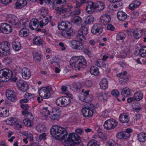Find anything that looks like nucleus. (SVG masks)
<instances>
[{
  "label": "nucleus",
  "mask_w": 146,
  "mask_h": 146,
  "mask_svg": "<svg viewBox=\"0 0 146 146\" xmlns=\"http://www.w3.org/2000/svg\"><path fill=\"white\" fill-rule=\"evenodd\" d=\"M63 140L64 141L63 143L65 146L74 145L79 143L81 141L80 137L77 134L73 133L68 134L67 131Z\"/></svg>",
  "instance_id": "obj_1"
},
{
  "label": "nucleus",
  "mask_w": 146,
  "mask_h": 146,
  "mask_svg": "<svg viewBox=\"0 0 146 146\" xmlns=\"http://www.w3.org/2000/svg\"><path fill=\"white\" fill-rule=\"evenodd\" d=\"M66 130V129L57 125L53 126L50 130V133L52 136L58 140H63Z\"/></svg>",
  "instance_id": "obj_2"
},
{
  "label": "nucleus",
  "mask_w": 146,
  "mask_h": 146,
  "mask_svg": "<svg viewBox=\"0 0 146 146\" xmlns=\"http://www.w3.org/2000/svg\"><path fill=\"white\" fill-rule=\"evenodd\" d=\"M70 63L72 67L77 68L78 70L81 68H83L87 64L86 60L83 56L73 57L70 59Z\"/></svg>",
  "instance_id": "obj_3"
},
{
  "label": "nucleus",
  "mask_w": 146,
  "mask_h": 146,
  "mask_svg": "<svg viewBox=\"0 0 146 146\" xmlns=\"http://www.w3.org/2000/svg\"><path fill=\"white\" fill-rule=\"evenodd\" d=\"M12 72L10 70L4 69L0 70V81L6 82L11 79Z\"/></svg>",
  "instance_id": "obj_4"
},
{
  "label": "nucleus",
  "mask_w": 146,
  "mask_h": 146,
  "mask_svg": "<svg viewBox=\"0 0 146 146\" xmlns=\"http://www.w3.org/2000/svg\"><path fill=\"white\" fill-rule=\"evenodd\" d=\"M71 100L67 96L60 97L57 98L56 100V104L59 106L66 107L71 104Z\"/></svg>",
  "instance_id": "obj_5"
},
{
  "label": "nucleus",
  "mask_w": 146,
  "mask_h": 146,
  "mask_svg": "<svg viewBox=\"0 0 146 146\" xmlns=\"http://www.w3.org/2000/svg\"><path fill=\"white\" fill-rule=\"evenodd\" d=\"M52 88L50 86H47L45 87H42L39 90V96L44 99H48L50 96V91Z\"/></svg>",
  "instance_id": "obj_6"
},
{
  "label": "nucleus",
  "mask_w": 146,
  "mask_h": 146,
  "mask_svg": "<svg viewBox=\"0 0 146 146\" xmlns=\"http://www.w3.org/2000/svg\"><path fill=\"white\" fill-rule=\"evenodd\" d=\"M10 45L7 42H4L0 44V53L4 55L10 54Z\"/></svg>",
  "instance_id": "obj_7"
},
{
  "label": "nucleus",
  "mask_w": 146,
  "mask_h": 146,
  "mask_svg": "<svg viewBox=\"0 0 146 146\" xmlns=\"http://www.w3.org/2000/svg\"><path fill=\"white\" fill-rule=\"evenodd\" d=\"M117 124V122L115 120L110 119L105 122L104 124V127L107 130H111L115 128Z\"/></svg>",
  "instance_id": "obj_8"
},
{
  "label": "nucleus",
  "mask_w": 146,
  "mask_h": 146,
  "mask_svg": "<svg viewBox=\"0 0 146 146\" xmlns=\"http://www.w3.org/2000/svg\"><path fill=\"white\" fill-rule=\"evenodd\" d=\"M58 27V29L60 30L70 31L72 26L70 22L64 21L60 22Z\"/></svg>",
  "instance_id": "obj_9"
},
{
  "label": "nucleus",
  "mask_w": 146,
  "mask_h": 146,
  "mask_svg": "<svg viewBox=\"0 0 146 146\" xmlns=\"http://www.w3.org/2000/svg\"><path fill=\"white\" fill-rule=\"evenodd\" d=\"M86 12L88 14H92L96 11L95 3L92 1H89L86 4Z\"/></svg>",
  "instance_id": "obj_10"
},
{
  "label": "nucleus",
  "mask_w": 146,
  "mask_h": 146,
  "mask_svg": "<svg viewBox=\"0 0 146 146\" xmlns=\"http://www.w3.org/2000/svg\"><path fill=\"white\" fill-rule=\"evenodd\" d=\"M103 31V27L100 24H95L91 29L92 33L94 35H98L101 33Z\"/></svg>",
  "instance_id": "obj_11"
},
{
  "label": "nucleus",
  "mask_w": 146,
  "mask_h": 146,
  "mask_svg": "<svg viewBox=\"0 0 146 146\" xmlns=\"http://www.w3.org/2000/svg\"><path fill=\"white\" fill-rule=\"evenodd\" d=\"M0 30L2 33L5 34L10 33L12 31L11 26L6 23H3L1 24Z\"/></svg>",
  "instance_id": "obj_12"
},
{
  "label": "nucleus",
  "mask_w": 146,
  "mask_h": 146,
  "mask_svg": "<svg viewBox=\"0 0 146 146\" xmlns=\"http://www.w3.org/2000/svg\"><path fill=\"white\" fill-rule=\"evenodd\" d=\"M61 112V111L58 108H54L50 114L49 117L52 120H56L60 116Z\"/></svg>",
  "instance_id": "obj_13"
},
{
  "label": "nucleus",
  "mask_w": 146,
  "mask_h": 146,
  "mask_svg": "<svg viewBox=\"0 0 146 146\" xmlns=\"http://www.w3.org/2000/svg\"><path fill=\"white\" fill-rule=\"evenodd\" d=\"M82 111L84 117H91L93 115V110L90 107H86L82 109Z\"/></svg>",
  "instance_id": "obj_14"
},
{
  "label": "nucleus",
  "mask_w": 146,
  "mask_h": 146,
  "mask_svg": "<svg viewBox=\"0 0 146 146\" xmlns=\"http://www.w3.org/2000/svg\"><path fill=\"white\" fill-rule=\"evenodd\" d=\"M17 85L22 91L25 92L27 91L28 88V86L25 82L23 81H19L17 83Z\"/></svg>",
  "instance_id": "obj_15"
},
{
  "label": "nucleus",
  "mask_w": 146,
  "mask_h": 146,
  "mask_svg": "<svg viewBox=\"0 0 146 146\" xmlns=\"http://www.w3.org/2000/svg\"><path fill=\"white\" fill-rule=\"evenodd\" d=\"M7 20L9 23L14 25H16L18 21L17 17L12 15H8Z\"/></svg>",
  "instance_id": "obj_16"
},
{
  "label": "nucleus",
  "mask_w": 146,
  "mask_h": 146,
  "mask_svg": "<svg viewBox=\"0 0 146 146\" xmlns=\"http://www.w3.org/2000/svg\"><path fill=\"white\" fill-rule=\"evenodd\" d=\"M39 22L36 19H32L29 23V26L30 28L32 30L37 29L38 26Z\"/></svg>",
  "instance_id": "obj_17"
},
{
  "label": "nucleus",
  "mask_w": 146,
  "mask_h": 146,
  "mask_svg": "<svg viewBox=\"0 0 146 146\" xmlns=\"http://www.w3.org/2000/svg\"><path fill=\"white\" fill-rule=\"evenodd\" d=\"M22 77L25 79H28L31 76L30 70L27 68H24L22 70Z\"/></svg>",
  "instance_id": "obj_18"
},
{
  "label": "nucleus",
  "mask_w": 146,
  "mask_h": 146,
  "mask_svg": "<svg viewBox=\"0 0 146 146\" xmlns=\"http://www.w3.org/2000/svg\"><path fill=\"white\" fill-rule=\"evenodd\" d=\"M97 96L98 100L101 102L106 101L108 98L107 94L104 92L97 94Z\"/></svg>",
  "instance_id": "obj_19"
},
{
  "label": "nucleus",
  "mask_w": 146,
  "mask_h": 146,
  "mask_svg": "<svg viewBox=\"0 0 146 146\" xmlns=\"http://www.w3.org/2000/svg\"><path fill=\"white\" fill-rule=\"evenodd\" d=\"M117 16L118 19L120 21H124L127 18V15L126 13L122 11H119L117 13Z\"/></svg>",
  "instance_id": "obj_20"
},
{
  "label": "nucleus",
  "mask_w": 146,
  "mask_h": 146,
  "mask_svg": "<svg viewBox=\"0 0 146 146\" xmlns=\"http://www.w3.org/2000/svg\"><path fill=\"white\" fill-rule=\"evenodd\" d=\"M100 21L104 25H106L109 23L111 21L110 16L109 15H104L101 17Z\"/></svg>",
  "instance_id": "obj_21"
},
{
  "label": "nucleus",
  "mask_w": 146,
  "mask_h": 146,
  "mask_svg": "<svg viewBox=\"0 0 146 146\" xmlns=\"http://www.w3.org/2000/svg\"><path fill=\"white\" fill-rule=\"evenodd\" d=\"M128 117L129 116L126 113L121 114L119 117V121L122 123H127L129 120Z\"/></svg>",
  "instance_id": "obj_22"
},
{
  "label": "nucleus",
  "mask_w": 146,
  "mask_h": 146,
  "mask_svg": "<svg viewBox=\"0 0 146 146\" xmlns=\"http://www.w3.org/2000/svg\"><path fill=\"white\" fill-rule=\"evenodd\" d=\"M27 2L26 0H17L15 5L17 8H21L26 6Z\"/></svg>",
  "instance_id": "obj_23"
},
{
  "label": "nucleus",
  "mask_w": 146,
  "mask_h": 146,
  "mask_svg": "<svg viewBox=\"0 0 146 146\" xmlns=\"http://www.w3.org/2000/svg\"><path fill=\"white\" fill-rule=\"evenodd\" d=\"M94 21V18L93 16L92 15L87 16L85 17L84 23L83 24H84V26H86L88 24L93 23Z\"/></svg>",
  "instance_id": "obj_24"
},
{
  "label": "nucleus",
  "mask_w": 146,
  "mask_h": 146,
  "mask_svg": "<svg viewBox=\"0 0 146 146\" xmlns=\"http://www.w3.org/2000/svg\"><path fill=\"white\" fill-rule=\"evenodd\" d=\"M108 81L106 78L102 79L100 83V88L103 90L106 89L108 87Z\"/></svg>",
  "instance_id": "obj_25"
},
{
  "label": "nucleus",
  "mask_w": 146,
  "mask_h": 146,
  "mask_svg": "<svg viewBox=\"0 0 146 146\" xmlns=\"http://www.w3.org/2000/svg\"><path fill=\"white\" fill-rule=\"evenodd\" d=\"M122 72H121L117 74V76L120 77L119 79L120 82L121 84H124L126 83V82L128 80V78L126 76H122Z\"/></svg>",
  "instance_id": "obj_26"
},
{
  "label": "nucleus",
  "mask_w": 146,
  "mask_h": 146,
  "mask_svg": "<svg viewBox=\"0 0 146 146\" xmlns=\"http://www.w3.org/2000/svg\"><path fill=\"white\" fill-rule=\"evenodd\" d=\"M29 33V30L26 28H22L19 32L20 36L22 37H26L27 36Z\"/></svg>",
  "instance_id": "obj_27"
},
{
  "label": "nucleus",
  "mask_w": 146,
  "mask_h": 146,
  "mask_svg": "<svg viewBox=\"0 0 146 146\" xmlns=\"http://www.w3.org/2000/svg\"><path fill=\"white\" fill-rule=\"evenodd\" d=\"M53 8L57 11L56 14L58 15L66 13L67 11V9L63 7H53Z\"/></svg>",
  "instance_id": "obj_28"
},
{
  "label": "nucleus",
  "mask_w": 146,
  "mask_h": 146,
  "mask_svg": "<svg viewBox=\"0 0 146 146\" xmlns=\"http://www.w3.org/2000/svg\"><path fill=\"white\" fill-rule=\"evenodd\" d=\"M66 0H54L52 4V7H58V4H61L62 5L66 4Z\"/></svg>",
  "instance_id": "obj_29"
},
{
  "label": "nucleus",
  "mask_w": 146,
  "mask_h": 146,
  "mask_svg": "<svg viewBox=\"0 0 146 146\" xmlns=\"http://www.w3.org/2000/svg\"><path fill=\"white\" fill-rule=\"evenodd\" d=\"M130 94L131 91L130 89L127 87L123 88L121 92V95L125 97L129 96L130 95Z\"/></svg>",
  "instance_id": "obj_30"
},
{
  "label": "nucleus",
  "mask_w": 146,
  "mask_h": 146,
  "mask_svg": "<svg viewBox=\"0 0 146 146\" xmlns=\"http://www.w3.org/2000/svg\"><path fill=\"white\" fill-rule=\"evenodd\" d=\"M12 47L14 50L18 51L21 49V46L20 43L18 41H14L12 43Z\"/></svg>",
  "instance_id": "obj_31"
},
{
  "label": "nucleus",
  "mask_w": 146,
  "mask_h": 146,
  "mask_svg": "<svg viewBox=\"0 0 146 146\" xmlns=\"http://www.w3.org/2000/svg\"><path fill=\"white\" fill-rule=\"evenodd\" d=\"M134 96L135 100L139 101L142 99L143 97V94L141 92L138 91L134 94Z\"/></svg>",
  "instance_id": "obj_32"
},
{
  "label": "nucleus",
  "mask_w": 146,
  "mask_h": 146,
  "mask_svg": "<svg viewBox=\"0 0 146 146\" xmlns=\"http://www.w3.org/2000/svg\"><path fill=\"white\" fill-rule=\"evenodd\" d=\"M138 140L141 142H144L146 141V134L144 133H139L137 136Z\"/></svg>",
  "instance_id": "obj_33"
},
{
  "label": "nucleus",
  "mask_w": 146,
  "mask_h": 146,
  "mask_svg": "<svg viewBox=\"0 0 146 146\" xmlns=\"http://www.w3.org/2000/svg\"><path fill=\"white\" fill-rule=\"evenodd\" d=\"M133 36L135 38H139L142 36V31L138 29L134 30Z\"/></svg>",
  "instance_id": "obj_34"
},
{
  "label": "nucleus",
  "mask_w": 146,
  "mask_h": 146,
  "mask_svg": "<svg viewBox=\"0 0 146 146\" xmlns=\"http://www.w3.org/2000/svg\"><path fill=\"white\" fill-rule=\"evenodd\" d=\"M95 5L96 9H97L100 11L103 10L105 6L104 3L100 1H98L95 3Z\"/></svg>",
  "instance_id": "obj_35"
},
{
  "label": "nucleus",
  "mask_w": 146,
  "mask_h": 146,
  "mask_svg": "<svg viewBox=\"0 0 146 146\" xmlns=\"http://www.w3.org/2000/svg\"><path fill=\"white\" fill-rule=\"evenodd\" d=\"M40 112L42 114V115L46 117L48 115H49L51 113L50 112L49 110L47 107L43 108L42 109L40 110Z\"/></svg>",
  "instance_id": "obj_36"
},
{
  "label": "nucleus",
  "mask_w": 146,
  "mask_h": 146,
  "mask_svg": "<svg viewBox=\"0 0 146 146\" xmlns=\"http://www.w3.org/2000/svg\"><path fill=\"white\" fill-rule=\"evenodd\" d=\"M9 115L8 111L4 108H3L0 110V115L1 117H6Z\"/></svg>",
  "instance_id": "obj_37"
},
{
  "label": "nucleus",
  "mask_w": 146,
  "mask_h": 146,
  "mask_svg": "<svg viewBox=\"0 0 146 146\" xmlns=\"http://www.w3.org/2000/svg\"><path fill=\"white\" fill-rule=\"evenodd\" d=\"M71 21L74 23L79 25L82 22V20L80 17L76 16L72 19Z\"/></svg>",
  "instance_id": "obj_38"
},
{
  "label": "nucleus",
  "mask_w": 146,
  "mask_h": 146,
  "mask_svg": "<svg viewBox=\"0 0 146 146\" xmlns=\"http://www.w3.org/2000/svg\"><path fill=\"white\" fill-rule=\"evenodd\" d=\"M48 22V18L45 17H43L42 19L39 22L40 26L42 28L44 26L46 25Z\"/></svg>",
  "instance_id": "obj_39"
},
{
  "label": "nucleus",
  "mask_w": 146,
  "mask_h": 146,
  "mask_svg": "<svg viewBox=\"0 0 146 146\" xmlns=\"http://www.w3.org/2000/svg\"><path fill=\"white\" fill-rule=\"evenodd\" d=\"M33 43L37 46H40L42 44V40L40 37H35L33 40Z\"/></svg>",
  "instance_id": "obj_40"
},
{
  "label": "nucleus",
  "mask_w": 146,
  "mask_h": 146,
  "mask_svg": "<svg viewBox=\"0 0 146 146\" xmlns=\"http://www.w3.org/2000/svg\"><path fill=\"white\" fill-rule=\"evenodd\" d=\"M90 72L91 74L95 76L98 75L100 73L98 68L94 66L91 67Z\"/></svg>",
  "instance_id": "obj_41"
},
{
  "label": "nucleus",
  "mask_w": 146,
  "mask_h": 146,
  "mask_svg": "<svg viewBox=\"0 0 146 146\" xmlns=\"http://www.w3.org/2000/svg\"><path fill=\"white\" fill-rule=\"evenodd\" d=\"M140 55L142 57L146 56V46L142 47L139 50Z\"/></svg>",
  "instance_id": "obj_42"
},
{
  "label": "nucleus",
  "mask_w": 146,
  "mask_h": 146,
  "mask_svg": "<svg viewBox=\"0 0 146 146\" xmlns=\"http://www.w3.org/2000/svg\"><path fill=\"white\" fill-rule=\"evenodd\" d=\"M113 3L112 6L115 9H120L123 6V4L121 2Z\"/></svg>",
  "instance_id": "obj_43"
},
{
  "label": "nucleus",
  "mask_w": 146,
  "mask_h": 146,
  "mask_svg": "<svg viewBox=\"0 0 146 146\" xmlns=\"http://www.w3.org/2000/svg\"><path fill=\"white\" fill-rule=\"evenodd\" d=\"M26 22L24 21V19H22L18 24L17 23L16 25L18 26V28L22 29L26 27Z\"/></svg>",
  "instance_id": "obj_44"
},
{
  "label": "nucleus",
  "mask_w": 146,
  "mask_h": 146,
  "mask_svg": "<svg viewBox=\"0 0 146 146\" xmlns=\"http://www.w3.org/2000/svg\"><path fill=\"white\" fill-rule=\"evenodd\" d=\"M126 35L125 33L123 32H121L117 35L116 36V39L117 40H123L125 38Z\"/></svg>",
  "instance_id": "obj_45"
},
{
  "label": "nucleus",
  "mask_w": 146,
  "mask_h": 146,
  "mask_svg": "<svg viewBox=\"0 0 146 146\" xmlns=\"http://www.w3.org/2000/svg\"><path fill=\"white\" fill-rule=\"evenodd\" d=\"M15 94V93L12 90H7L5 94L6 97L8 100H12V98H11V96H13V95Z\"/></svg>",
  "instance_id": "obj_46"
},
{
  "label": "nucleus",
  "mask_w": 146,
  "mask_h": 146,
  "mask_svg": "<svg viewBox=\"0 0 146 146\" xmlns=\"http://www.w3.org/2000/svg\"><path fill=\"white\" fill-rule=\"evenodd\" d=\"M33 54L34 60H37L38 62L40 61L41 57L40 55L39 54L36 52H34L33 53Z\"/></svg>",
  "instance_id": "obj_47"
},
{
  "label": "nucleus",
  "mask_w": 146,
  "mask_h": 146,
  "mask_svg": "<svg viewBox=\"0 0 146 146\" xmlns=\"http://www.w3.org/2000/svg\"><path fill=\"white\" fill-rule=\"evenodd\" d=\"M79 41L78 40H72L70 41V44L71 47L72 48L75 50Z\"/></svg>",
  "instance_id": "obj_48"
},
{
  "label": "nucleus",
  "mask_w": 146,
  "mask_h": 146,
  "mask_svg": "<svg viewBox=\"0 0 146 146\" xmlns=\"http://www.w3.org/2000/svg\"><path fill=\"white\" fill-rule=\"evenodd\" d=\"M23 123L27 127H31L33 125V121H31L28 119H25L23 120Z\"/></svg>",
  "instance_id": "obj_49"
},
{
  "label": "nucleus",
  "mask_w": 146,
  "mask_h": 146,
  "mask_svg": "<svg viewBox=\"0 0 146 146\" xmlns=\"http://www.w3.org/2000/svg\"><path fill=\"white\" fill-rule=\"evenodd\" d=\"M100 146L97 143V141L95 140H90L88 143L87 146Z\"/></svg>",
  "instance_id": "obj_50"
},
{
  "label": "nucleus",
  "mask_w": 146,
  "mask_h": 146,
  "mask_svg": "<svg viewBox=\"0 0 146 146\" xmlns=\"http://www.w3.org/2000/svg\"><path fill=\"white\" fill-rule=\"evenodd\" d=\"M85 26L84 25V24H82L81 25V28L80 29V31H82V33L84 36L87 34L88 32V29L85 27Z\"/></svg>",
  "instance_id": "obj_51"
},
{
  "label": "nucleus",
  "mask_w": 146,
  "mask_h": 146,
  "mask_svg": "<svg viewBox=\"0 0 146 146\" xmlns=\"http://www.w3.org/2000/svg\"><path fill=\"white\" fill-rule=\"evenodd\" d=\"M81 10L80 9L77 8H75L74 10L71 13V15L73 16L78 15L80 14Z\"/></svg>",
  "instance_id": "obj_52"
},
{
  "label": "nucleus",
  "mask_w": 146,
  "mask_h": 146,
  "mask_svg": "<svg viewBox=\"0 0 146 146\" xmlns=\"http://www.w3.org/2000/svg\"><path fill=\"white\" fill-rule=\"evenodd\" d=\"M76 37L77 39H78L82 41L83 40L82 38L84 39H86V37L82 33V31H80V30H79L78 31V33Z\"/></svg>",
  "instance_id": "obj_53"
},
{
  "label": "nucleus",
  "mask_w": 146,
  "mask_h": 146,
  "mask_svg": "<svg viewBox=\"0 0 146 146\" xmlns=\"http://www.w3.org/2000/svg\"><path fill=\"white\" fill-rule=\"evenodd\" d=\"M16 119V118H14L12 117L7 119L6 121V124L8 125H13L14 124Z\"/></svg>",
  "instance_id": "obj_54"
},
{
  "label": "nucleus",
  "mask_w": 146,
  "mask_h": 146,
  "mask_svg": "<svg viewBox=\"0 0 146 146\" xmlns=\"http://www.w3.org/2000/svg\"><path fill=\"white\" fill-rule=\"evenodd\" d=\"M96 64L99 67H104L106 66L104 62L101 60H97L96 62Z\"/></svg>",
  "instance_id": "obj_55"
},
{
  "label": "nucleus",
  "mask_w": 146,
  "mask_h": 146,
  "mask_svg": "<svg viewBox=\"0 0 146 146\" xmlns=\"http://www.w3.org/2000/svg\"><path fill=\"white\" fill-rule=\"evenodd\" d=\"M61 35L67 38L71 36L72 33L70 31H62L61 33Z\"/></svg>",
  "instance_id": "obj_56"
},
{
  "label": "nucleus",
  "mask_w": 146,
  "mask_h": 146,
  "mask_svg": "<svg viewBox=\"0 0 146 146\" xmlns=\"http://www.w3.org/2000/svg\"><path fill=\"white\" fill-rule=\"evenodd\" d=\"M117 143L113 139H110L107 142L106 144V146H116Z\"/></svg>",
  "instance_id": "obj_57"
},
{
  "label": "nucleus",
  "mask_w": 146,
  "mask_h": 146,
  "mask_svg": "<svg viewBox=\"0 0 146 146\" xmlns=\"http://www.w3.org/2000/svg\"><path fill=\"white\" fill-rule=\"evenodd\" d=\"M13 125L19 129H20L22 127V122L19 121H17L16 119Z\"/></svg>",
  "instance_id": "obj_58"
},
{
  "label": "nucleus",
  "mask_w": 146,
  "mask_h": 146,
  "mask_svg": "<svg viewBox=\"0 0 146 146\" xmlns=\"http://www.w3.org/2000/svg\"><path fill=\"white\" fill-rule=\"evenodd\" d=\"M73 88L76 90H79L82 87L81 84L79 83L74 82L73 84Z\"/></svg>",
  "instance_id": "obj_59"
},
{
  "label": "nucleus",
  "mask_w": 146,
  "mask_h": 146,
  "mask_svg": "<svg viewBox=\"0 0 146 146\" xmlns=\"http://www.w3.org/2000/svg\"><path fill=\"white\" fill-rule=\"evenodd\" d=\"M25 97L29 100H33L34 95L33 94L27 93L25 95Z\"/></svg>",
  "instance_id": "obj_60"
},
{
  "label": "nucleus",
  "mask_w": 146,
  "mask_h": 146,
  "mask_svg": "<svg viewBox=\"0 0 146 146\" xmlns=\"http://www.w3.org/2000/svg\"><path fill=\"white\" fill-rule=\"evenodd\" d=\"M84 47V45L81 42L79 41L75 50H82L83 48Z\"/></svg>",
  "instance_id": "obj_61"
},
{
  "label": "nucleus",
  "mask_w": 146,
  "mask_h": 146,
  "mask_svg": "<svg viewBox=\"0 0 146 146\" xmlns=\"http://www.w3.org/2000/svg\"><path fill=\"white\" fill-rule=\"evenodd\" d=\"M86 98L85 100L86 103H89L91 102L93 99V97L91 95L86 96Z\"/></svg>",
  "instance_id": "obj_62"
},
{
  "label": "nucleus",
  "mask_w": 146,
  "mask_h": 146,
  "mask_svg": "<svg viewBox=\"0 0 146 146\" xmlns=\"http://www.w3.org/2000/svg\"><path fill=\"white\" fill-rule=\"evenodd\" d=\"M123 131L118 132L117 134V138L119 139H123Z\"/></svg>",
  "instance_id": "obj_63"
},
{
  "label": "nucleus",
  "mask_w": 146,
  "mask_h": 146,
  "mask_svg": "<svg viewBox=\"0 0 146 146\" xmlns=\"http://www.w3.org/2000/svg\"><path fill=\"white\" fill-rule=\"evenodd\" d=\"M111 94L112 95L115 96L116 97L118 96L119 95V93L117 90H114L111 91Z\"/></svg>",
  "instance_id": "obj_64"
}]
</instances>
